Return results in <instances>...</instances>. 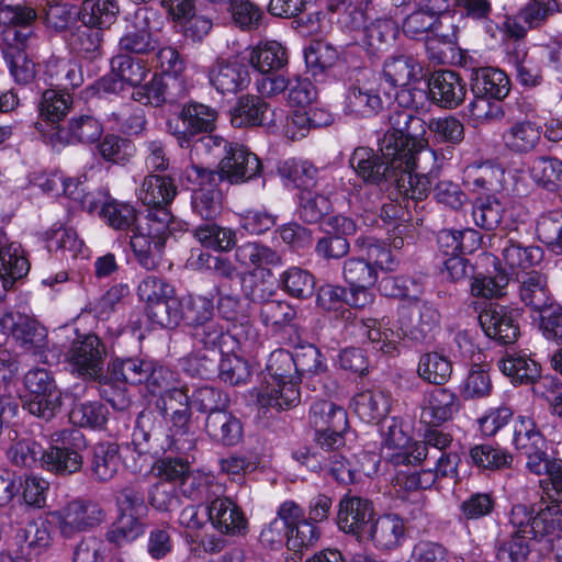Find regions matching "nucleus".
Instances as JSON below:
<instances>
[{
    "instance_id": "1",
    "label": "nucleus",
    "mask_w": 562,
    "mask_h": 562,
    "mask_svg": "<svg viewBox=\"0 0 562 562\" xmlns=\"http://www.w3.org/2000/svg\"><path fill=\"white\" fill-rule=\"evenodd\" d=\"M176 195L177 187L169 176L149 173L138 189V200L150 210L133 231L131 247L146 270H155L160 263L173 220L168 205Z\"/></svg>"
},
{
    "instance_id": "2",
    "label": "nucleus",
    "mask_w": 562,
    "mask_h": 562,
    "mask_svg": "<svg viewBox=\"0 0 562 562\" xmlns=\"http://www.w3.org/2000/svg\"><path fill=\"white\" fill-rule=\"evenodd\" d=\"M439 318L438 311L431 304L422 302L400 310L397 330L382 328L386 326L384 318L381 322L376 318H361L357 319L355 325L368 339L372 349L394 356L398 351V340L404 337L418 342L432 339L439 327Z\"/></svg>"
},
{
    "instance_id": "3",
    "label": "nucleus",
    "mask_w": 562,
    "mask_h": 562,
    "mask_svg": "<svg viewBox=\"0 0 562 562\" xmlns=\"http://www.w3.org/2000/svg\"><path fill=\"white\" fill-rule=\"evenodd\" d=\"M390 127L379 140V151L385 159L406 162L428 169L436 161V153L425 137L426 122L411 110H395L389 116Z\"/></svg>"
},
{
    "instance_id": "4",
    "label": "nucleus",
    "mask_w": 562,
    "mask_h": 562,
    "mask_svg": "<svg viewBox=\"0 0 562 562\" xmlns=\"http://www.w3.org/2000/svg\"><path fill=\"white\" fill-rule=\"evenodd\" d=\"M266 370L269 379L256 392L260 418L272 417L273 412L290 408L300 401V378L290 351L278 349L271 352Z\"/></svg>"
},
{
    "instance_id": "5",
    "label": "nucleus",
    "mask_w": 562,
    "mask_h": 562,
    "mask_svg": "<svg viewBox=\"0 0 562 562\" xmlns=\"http://www.w3.org/2000/svg\"><path fill=\"white\" fill-rule=\"evenodd\" d=\"M468 177L473 191L482 193L476 198L472 211L475 225L485 231L496 229L507 210L504 201L495 194L503 187L504 170L498 166L485 162L471 170Z\"/></svg>"
},
{
    "instance_id": "6",
    "label": "nucleus",
    "mask_w": 562,
    "mask_h": 562,
    "mask_svg": "<svg viewBox=\"0 0 562 562\" xmlns=\"http://www.w3.org/2000/svg\"><path fill=\"white\" fill-rule=\"evenodd\" d=\"M125 33L120 38L122 52L135 55L155 53L162 45V24L158 12L148 8H138L126 19Z\"/></svg>"
},
{
    "instance_id": "7",
    "label": "nucleus",
    "mask_w": 562,
    "mask_h": 562,
    "mask_svg": "<svg viewBox=\"0 0 562 562\" xmlns=\"http://www.w3.org/2000/svg\"><path fill=\"white\" fill-rule=\"evenodd\" d=\"M86 438L78 429H63L50 437V446L42 452V465L56 474L68 475L82 467L81 450L86 448Z\"/></svg>"
},
{
    "instance_id": "8",
    "label": "nucleus",
    "mask_w": 562,
    "mask_h": 562,
    "mask_svg": "<svg viewBox=\"0 0 562 562\" xmlns=\"http://www.w3.org/2000/svg\"><path fill=\"white\" fill-rule=\"evenodd\" d=\"M23 382L30 395L23 407L34 416L52 419L61 406V392L52 372L45 368H33L25 373Z\"/></svg>"
},
{
    "instance_id": "9",
    "label": "nucleus",
    "mask_w": 562,
    "mask_h": 562,
    "mask_svg": "<svg viewBox=\"0 0 562 562\" xmlns=\"http://www.w3.org/2000/svg\"><path fill=\"white\" fill-rule=\"evenodd\" d=\"M217 111L206 104L191 101L167 122L168 132L177 138L180 147L188 148L193 138L215 128Z\"/></svg>"
},
{
    "instance_id": "10",
    "label": "nucleus",
    "mask_w": 562,
    "mask_h": 562,
    "mask_svg": "<svg viewBox=\"0 0 562 562\" xmlns=\"http://www.w3.org/2000/svg\"><path fill=\"white\" fill-rule=\"evenodd\" d=\"M349 164L357 176L366 183L374 184L381 191H386L389 194L398 170L403 166L401 160L385 159L382 154L379 156L369 147L356 148L349 159Z\"/></svg>"
},
{
    "instance_id": "11",
    "label": "nucleus",
    "mask_w": 562,
    "mask_h": 562,
    "mask_svg": "<svg viewBox=\"0 0 562 562\" xmlns=\"http://www.w3.org/2000/svg\"><path fill=\"white\" fill-rule=\"evenodd\" d=\"M105 357L106 348L94 334L78 336L67 352L72 372L89 381H101Z\"/></svg>"
},
{
    "instance_id": "12",
    "label": "nucleus",
    "mask_w": 562,
    "mask_h": 562,
    "mask_svg": "<svg viewBox=\"0 0 562 562\" xmlns=\"http://www.w3.org/2000/svg\"><path fill=\"white\" fill-rule=\"evenodd\" d=\"M52 516L57 521L60 536L70 539L78 532L88 531L101 525L106 518V513L92 499L76 498L52 513Z\"/></svg>"
},
{
    "instance_id": "13",
    "label": "nucleus",
    "mask_w": 562,
    "mask_h": 562,
    "mask_svg": "<svg viewBox=\"0 0 562 562\" xmlns=\"http://www.w3.org/2000/svg\"><path fill=\"white\" fill-rule=\"evenodd\" d=\"M509 522L535 537H550L557 530L562 531V508L552 505L536 509L535 506L517 504L510 510Z\"/></svg>"
},
{
    "instance_id": "14",
    "label": "nucleus",
    "mask_w": 562,
    "mask_h": 562,
    "mask_svg": "<svg viewBox=\"0 0 562 562\" xmlns=\"http://www.w3.org/2000/svg\"><path fill=\"white\" fill-rule=\"evenodd\" d=\"M2 35L3 55L14 80L23 85L31 82L35 77V64L24 53L33 35L31 26H7Z\"/></svg>"
},
{
    "instance_id": "15",
    "label": "nucleus",
    "mask_w": 562,
    "mask_h": 562,
    "mask_svg": "<svg viewBox=\"0 0 562 562\" xmlns=\"http://www.w3.org/2000/svg\"><path fill=\"white\" fill-rule=\"evenodd\" d=\"M103 124L90 112L75 114L67 126H53L47 133L48 143L56 149L69 144H94L103 134Z\"/></svg>"
},
{
    "instance_id": "16",
    "label": "nucleus",
    "mask_w": 562,
    "mask_h": 562,
    "mask_svg": "<svg viewBox=\"0 0 562 562\" xmlns=\"http://www.w3.org/2000/svg\"><path fill=\"white\" fill-rule=\"evenodd\" d=\"M374 516V505L369 498L348 492L338 502L336 524L340 531L359 542Z\"/></svg>"
},
{
    "instance_id": "17",
    "label": "nucleus",
    "mask_w": 562,
    "mask_h": 562,
    "mask_svg": "<svg viewBox=\"0 0 562 562\" xmlns=\"http://www.w3.org/2000/svg\"><path fill=\"white\" fill-rule=\"evenodd\" d=\"M520 313L504 305H490L479 315L480 325L485 335L499 345H512L520 336Z\"/></svg>"
},
{
    "instance_id": "18",
    "label": "nucleus",
    "mask_w": 562,
    "mask_h": 562,
    "mask_svg": "<svg viewBox=\"0 0 562 562\" xmlns=\"http://www.w3.org/2000/svg\"><path fill=\"white\" fill-rule=\"evenodd\" d=\"M405 537L404 519L396 514H382L372 518L359 542L371 543L381 552H390L401 547Z\"/></svg>"
},
{
    "instance_id": "19",
    "label": "nucleus",
    "mask_w": 562,
    "mask_h": 562,
    "mask_svg": "<svg viewBox=\"0 0 562 562\" xmlns=\"http://www.w3.org/2000/svg\"><path fill=\"white\" fill-rule=\"evenodd\" d=\"M221 177L231 184H240L261 175L262 164L258 156L244 145L233 143L220 160Z\"/></svg>"
},
{
    "instance_id": "20",
    "label": "nucleus",
    "mask_w": 562,
    "mask_h": 562,
    "mask_svg": "<svg viewBox=\"0 0 562 562\" xmlns=\"http://www.w3.org/2000/svg\"><path fill=\"white\" fill-rule=\"evenodd\" d=\"M207 520L221 535L238 537L248 532V519L239 505L226 496H217L206 505Z\"/></svg>"
},
{
    "instance_id": "21",
    "label": "nucleus",
    "mask_w": 562,
    "mask_h": 562,
    "mask_svg": "<svg viewBox=\"0 0 562 562\" xmlns=\"http://www.w3.org/2000/svg\"><path fill=\"white\" fill-rule=\"evenodd\" d=\"M438 427L428 428L422 441L411 443L409 450L394 452L390 461L394 465H415L427 460L431 453L449 451L453 443L452 435Z\"/></svg>"
},
{
    "instance_id": "22",
    "label": "nucleus",
    "mask_w": 562,
    "mask_h": 562,
    "mask_svg": "<svg viewBox=\"0 0 562 562\" xmlns=\"http://www.w3.org/2000/svg\"><path fill=\"white\" fill-rule=\"evenodd\" d=\"M428 91L434 104L443 109H456L464 101L467 83L458 72L440 70L430 77Z\"/></svg>"
},
{
    "instance_id": "23",
    "label": "nucleus",
    "mask_w": 562,
    "mask_h": 562,
    "mask_svg": "<svg viewBox=\"0 0 562 562\" xmlns=\"http://www.w3.org/2000/svg\"><path fill=\"white\" fill-rule=\"evenodd\" d=\"M207 77L211 86L220 93H237L250 82L247 66L237 59L217 58L209 68Z\"/></svg>"
},
{
    "instance_id": "24",
    "label": "nucleus",
    "mask_w": 562,
    "mask_h": 562,
    "mask_svg": "<svg viewBox=\"0 0 562 562\" xmlns=\"http://www.w3.org/2000/svg\"><path fill=\"white\" fill-rule=\"evenodd\" d=\"M514 285L520 302L533 312H539L553 303L548 278L540 271L517 272Z\"/></svg>"
},
{
    "instance_id": "25",
    "label": "nucleus",
    "mask_w": 562,
    "mask_h": 562,
    "mask_svg": "<svg viewBox=\"0 0 562 562\" xmlns=\"http://www.w3.org/2000/svg\"><path fill=\"white\" fill-rule=\"evenodd\" d=\"M459 396L447 387H437L426 393L422 404V420L440 426L451 420L460 411Z\"/></svg>"
},
{
    "instance_id": "26",
    "label": "nucleus",
    "mask_w": 562,
    "mask_h": 562,
    "mask_svg": "<svg viewBox=\"0 0 562 562\" xmlns=\"http://www.w3.org/2000/svg\"><path fill=\"white\" fill-rule=\"evenodd\" d=\"M14 542L21 558L31 560L45 553L53 543L50 522L43 519L29 521L16 530Z\"/></svg>"
},
{
    "instance_id": "27",
    "label": "nucleus",
    "mask_w": 562,
    "mask_h": 562,
    "mask_svg": "<svg viewBox=\"0 0 562 562\" xmlns=\"http://www.w3.org/2000/svg\"><path fill=\"white\" fill-rule=\"evenodd\" d=\"M470 88L474 100L501 101L508 95L510 81L498 68L481 67L472 70Z\"/></svg>"
},
{
    "instance_id": "28",
    "label": "nucleus",
    "mask_w": 562,
    "mask_h": 562,
    "mask_svg": "<svg viewBox=\"0 0 562 562\" xmlns=\"http://www.w3.org/2000/svg\"><path fill=\"white\" fill-rule=\"evenodd\" d=\"M436 161L423 170L418 166H407L403 162L398 173L395 178V182L391 190L390 196L402 195L411 199L415 203L424 200L430 191L431 181L428 173L431 171Z\"/></svg>"
},
{
    "instance_id": "29",
    "label": "nucleus",
    "mask_w": 562,
    "mask_h": 562,
    "mask_svg": "<svg viewBox=\"0 0 562 562\" xmlns=\"http://www.w3.org/2000/svg\"><path fill=\"white\" fill-rule=\"evenodd\" d=\"M12 336L24 351L40 360L46 358V351L48 350L47 329L37 321L25 315H19L13 323Z\"/></svg>"
},
{
    "instance_id": "30",
    "label": "nucleus",
    "mask_w": 562,
    "mask_h": 562,
    "mask_svg": "<svg viewBox=\"0 0 562 562\" xmlns=\"http://www.w3.org/2000/svg\"><path fill=\"white\" fill-rule=\"evenodd\" d=\"M30 270V262L24 257L21 245L11 243L4 231L0 229V277L5 290L14 281L22 279Z\"/></svg>"
},
{
    "instance_id": "31",
    "label": "nucleus",
    "mask_w": 562,
    "mask_h": 562,
    "mask_svg": "<svg viewBox=\"0 0 562 562\" xmlns=\"http://www.w3.org/2000/svg\"><path fill=\"white\" fill-rule=\"evenodd\" d=\"M383 110L379 91L367 83L351 85L345 97V113L359 119H370Z\"/></svg>"
},
{
    "instance_id": "32",
    "label": "nucleus",
    "mask_w": 562,
    "mask_h": 562,
    "mask_svg": "<svg viewBox=\"0 0 562 562\" xmlns=\"http://www.w3.org/2000/svg\"><path fill=\"white\" fill-rule=\"evenodd\" d=\"M235 261L243 268L254 271L267 270L282 265V256L273 248L259 243L246 241L235 248Z\"/></svg>"
},
{
    "instance_id": "33",
    "label": "nucleus",
    "mask_w": 562,
    "mask_h": 562,
    "mask_svg": "<svg viewBox=\"0 0 562 562\" xmlns=\"http://www.w3.org/2000/svg\"><path fill=\"white\" fill-rule=\"evenodd\" d=\"M204 429L214 442L225 447L238 445L244 434L240 419L228 412L227 408L209 414Z\"/></svg>"
},
{
    "instance_id": "34",
    "label": "nucleus",
    "mask_w": 562,
    "mask_h": 562,
    "mask_svg": "<svg viewBox=\"0 0 562 562\" xmlns=\"http://www.w3.org/2000/svg\"><path fill=\"white\" fill-rule=\"evenodd\" d=\"M355 14L359 16V22L356 23V26L360 27L363 25L362 42L373 53L382 52L395 42L398 27L394 20L380 18L371 21L369 24H364L367 14L362 11H355Z\"/></svg>"
},
{
    "instance_id": "35",
    "label": "nucleus",
    "mask_w": 562,
    "mask_h": 562,
    "mask_svg": "<svg viewBox=\"0 0 562 562\" xmlns=\"http://www.w3.org/2000/svg\"><path fill=\"white\" fill-rule=\"evenodd\" d=\"M248 60L261 74L280 72L288 66V52L277 41H260L250 48Z\"/></svg>"
},
{
    "instance_id": "36",
    "label": "nucleus",
    "mask_w": 562,
    "mask_h": 562,
    "mask_svg": "<svg viewBox=\"0 0 562 562\" xmlns=\"http://www.w3.org/2000/svg\"><path fill=\"white\" fill-rule=\"evenodd\" d=\"M295 518L289 524L286 547L294 552H302L314 547L322 535L317 525L306 519L304 509L293 501Z\"/></svg>"
},
{
    "instance_id": "37",
    "label": "nucleus",
    "mask_w": 562,
    "mask_h": 562,
    "mask_svg": "<svg viewBox=\"0 0 562 562\" xmlns=\"http://www.w3.org/2000/svg\"><path fill=\"white\" fill-rule=\"evenodd\" d=\"M540 138V127L529 120L514 122L502 135L505 147L520 155L532 151Z\"/></svg>"
},
{
    "instance_id": "38",
    "label": "nucleus",
    "mask_w": 562,
    "mask_h": 562,
    "mask_svg": "<svg viewBox=\"0 0 562 562\" xmlns=\"http://www.w3.org/2000/svg\"><path fill=\"white\" fill-rule=\"evenodd\" d=\"M422 70L420 64L412 55H392L383 64V77L393 87H407L419 78Z\"/></svg>"
},
{
    "instance_id": "39",
    "label": "nucleus",
    "mask_w": 562,
    "mask_h": 562,
    "mask_svg": "<svg viewBox=\"0 0 562 562\" xmlns=\"http://www.w3.org/2000/svg\"><path fill=\"white\" fill-rule=\"evenodd\" d=\"M121 464L120 446L115 442H99L93 446L90 469L99 482H109L116 474Z\"/></svg>"
},
{
    "instance_id": "40",
    "label": "nucleus",
    "mask_w": 562,
    "mask_h": 562,
    "mask_svg": "<svg viewBox=\"0 0 562 562\" xmlns=\"http://www.w3.org/2000/svg\"><path fill=\"white\" fill-rule=\"evenodd\" d=\"M351 407L364 423H379L389 413L390 397L381 390H364L353 396Z\"/></svg>"
},
{
    "instance_id": "41",
    "label": "nucleus",
    "mask_w": 562,
    "mask_h": 562,
    "mask_svg": "<svg viewBox=\"0 0 562 562\" xmlns=\"http://www.w3.org/2000/svg\"><path fill=\"white\" fill-rule=\"evenodd\" d=\"M499 249L504 262L510 268L525 269L539 263L543 251L538 246H527L512 236L499 239Z\"/></svg>"
},
{
    "instance_id": "42",
    "label": "nucleus",
    "mask_w": 562,
    "mask_h": 562,
    "mask_svg": "<svg viewBox=\"0 0 562 562\" xmlns=\"http://www.w3.org/2000/svg\"><path fill=\"white\" fill-rule=\"evenodd\" d=\"M486 259L493 265V271L479 272L472 277L471 292L474 296L495 297L504 295V289L509 282L508 274L501 268L498 258L490 255Z\"/></svg>"
},
{
    "instance_id": "43",
    "label": "nucleus",
    "mask_w": 562,
    "mask_h": 562,
    "mask_svg": "<svg viewBox=\"0 0 562 562\" xmlns=\"http://www.w3.org/2000/svg\"><path fill=\"white\" fill-rule=\"evenodd\" d=\"M102 41L103 32L83 22L71 30L67 37L70 49L87 59L101 55Z\"/></svg>"
},
{
    "instance_id": "44",
    "label": "nucleus",
    "mask_w": 562,
    "mask_h": 562,
    "mask_svg": "<svg viewBox=\"0 0 562 562\" xmlns=\"http://www.w3.org/2000/svg\"><path fill=\"white\" fill-rule=\"evenodd\" d=\"M310 423L315 431H328L331 428L348 429L346 411L329 401H316L310 408Z\"/></svg>"
},
{
    "instance_id": "45",
    "label": "nucleus",
    "mask_w": 562,
    "mask_h": 562,
    "mask_svg": "<svg viewBox=\"0 0 562 562\" xmlns=\"http://www.w3.org/2000/svg\"><path fill=\"white\" fill-rule=\"evenodd\" d=\"M97 151L106 162L117 166L128 165L135 156L134 143L121 135L108 133L97 142Z\"/></svg>"
},
{
    "instance_id": "46",
    "label": "nucleus",
    "mask_w": 562,
    "mask_h": 562,
    "mask_svg": "<svg viewBox=\"0 0 562 562\" xmlns=\"http://www.w3.org/2000/svg\"><path fill=\"white\" fill-rule=\"evenodd\" d=\"M278 173L302 191L315 189L319 184L318 169L307 160H284L279 164Z\"/></svg>"
},
{
    "instance_id": "47",
    "label": "nucleus",
    "mask_w": 562,
    "mask_h": 562,
    "mask_svg": "<svg viewBox=\"0 0 562 562\" xmlns=\"http://www.w3.org/2000/svg\"><path fill=\"white\" fill-rule=\"evenodd\" d=\"M268 104L258 95L240 97L231 110V123L234 127H252L263 123Z\"/></svg>"
},
{
    "instance_id": "48",
    "label": "nucleus",
    "mask_w": 562,
    "mask_h": 562,
    "mask_svg": "<svg viewBox=\"0 0 562 562\" xmlns=\"http://www.w3.org/2000/svg\"><path fill=\"white\" fill-rule=\"evenodd\" d=\"M180 491L183 496L193 501L205 502L207 505L222 493V486L215 481L214 476L189 470L180 484Z\"/></svg>"
},
{
    "instance_id": "49",
    "label": "nucleus",
    "mask_w": 562,
    "mask_h": 562,
    "mask_svg": "<svg viewBox=\"0 0 562 562\" xmlns=\"http://www.w3.org/2000/svg\"><path fill=\"white\" fill-rule=\"evenodd\" d=\"M498 369L515 384H528L538 376L539 363L529 356L520 352H506L498 362Z\"/></svg>"
},
{
    "instance_id": "50",
    "label": "nucleus",
    "mask_w": 562,
    "mask_h": 562,
    "mask_svg": "<svg viewBox=\"0 0 562 562\" xmlns=\"http://www.w3.org/2000/svg\"><path fill=\"white\" fill-rule=\"evenodd\" d=\"M192 233L202 246L216 251L228 252L236 245L235 231L222 227L212 221L196 226Z\"/></svg>"
},
{
    "instance_id": "51",
    "label": "nucleus",
    "mask_w": 562,
    "mask_h": 562,
    "mask_svg": "<svg viewBox=\"0 0 562 562\" xmlns=\"http://www.w3.org/2000/svg\"><path fill=\"white\" fill-rule=\"evenodd\" d=\"M452 373V363L450 359L442 353L432 351L420 356L417 374L418 376L435 385H443Z\"/></svg>"
},
{
    "instance_id": "52",
    "label": "nucleus",
    "mask_w": 562,
    "mask_h": 562,
    "mask_svg": "<svg viewBox=\"0 0 562 562\" xmlns=\"http://www.w3.org/2000/svg\"><path fill=\"white\" fill-rule=\"evenodd\" d=\"M100 215L110 227L117 231L133 232L139 223L135 206L115 199H109L102 204Z\"/></svg>"
},
{
    "instance_id": "53",
    "label": "nucleus",
    "mask_w": 562,
    "mask_h": 562,
    "mask_svg": "<svg viewBox=\"0 0 562 562\" xmlns=\"http://www.w3.org/2000/svg\"><path fill=\"white\" fill-rule=\"evenodd\" d=\"M530 177L539 187L548 191L562 190V160L544 156L535 158Z\"/></svg>"
},
{
    "instance_id": "54",
    "label": "nucleus",
    "mask_w": 562,
    "mask_h": 562,
    "mask_svg": "<svg viewBox=\"0 0 562 562\" xmlns=\"http://www.w3.org/2000/svg\"><path fill=\"white\" fill-rule=\"evenodd\" d=\"M279 288L295 299H308L315 289L314 276L300 267H290L278 279Z\"/></svg>"
},
{
    "instance_id": "55",
    "label": "nucleus",
    "mask_w": 562,
    "mask_h": 562,
    "mask_svg": "<svg viewBox=\"0 0 562 562\" xmlns=\"http://www.w3.org/2000/svg\"><path fill=\"white\" fill-rule=\"evenodd\" d=\"M512 430V443L520 453L532 451L539 446L547 443L544 436L530 416L519 415L514 418Z\"/></svg>"
},
{
    "instance_id": "56",
    "label": "nucleus",
    "mask_w": 562,
    "mask_h": 562,
    "mask_svg": "<svg viewBox=\"0 0 562 562\" xmlns=\"http://www.w3.org/2000/svg\"><path fill=\"white\" fill-rule=\"evenodd\" d=\"M470 462L482 470H501L509 468L513 456L507 450L491 443H479L470 448Z\"/></svg>"
},
{
    "instance_id": "57",
    "label": "nucleus",
    "mask_w": 562,
    "mask_h": 562,
    "mask_svg": "<svg viewBox=\"0 0 562 562\" xmlns=\"http://www.w3.org/2000/svg\"><path fill=\"white\" fill-rule=\"evenodd\" d=\"M191 404L182 406L180 409L171 412L167 418L171 423L172 442L179 451H191L195 448V436L191 430Z\"/></svg>"
},
{
    "instance_id": "58",
    "label": "nucleus",
    "mask_w": 562,
    "mask_h": 562,
    "mask_svg": "<svg viewBox=\"0 0 562 562\" xmlns=\"http://www.w3.org/2000/svg\"><path fill=\"white\" fill-rule=\"evenodd\" d=\"M151 369V360L139 358H116L109 366L112 379L122 383L139 384L148 379L147 372Z\"/></svg>"
},
{
    "instance_id": "59",
    "label": "nucleus",
    "mask_w": 562,
    "mask_h": 562,
    "mask_svg": "<svg viewBox=\"0 0 562 562\" xmlns=\"http://www.w3.org/2000/svg\"><path fill=\"white\" fill-rule=\"evenodd\" d=\"M145 527L143 518L119 513L116 520L105 532V539L116 547H122L144 535Z\"/></svg>"
},
{
    "instance_id": "60",
    "label": "nucleus",
    "mask_w": 562,
    "mask_h": 562,
    "mask_svg": "<svg viewBox=\"0 0 562 562\" xmlns=\"http://www.w3.org/2000/svg\"><path fill=\"white\" fill-rule=\"evenodd\" d=\"M331 211L328 194L315 190L301 191L299 217L307 224L321 222Z\"/></svg>"
},
{
    "instance_id": "61",
    "label": "nucleus",
    "mask_w": 562,
    "mask_h": 562,
    "mask_svg": "<svg viewBox=\"0 0 562 562\" xmlns=\"http://www.w3.org/2000/svg\"><path fill=\"white\" fill-rule=\"evenodd\" d=\"M536 233L553 252L562 254V210L541 214L536 223Z\"/></svg>"
},
{
    "instance_id": "62",
    "label": "nucleus",
    "mask_w": 562,
    "mask_h": 562,
    "mask_svg": "<svg viewBox=\"0 0 562 562\" xmlns=\"http://www.w3.org/2000/svg\"><path fill=\"white\" fill-rule=\"evenodd\" d=\"M72 104V97L61 90L46 89L41 97L38 111L42 119L56 126L65 117Z\"/></svg>"
},
{
    "instance_id": "63",
    "label": "nucleus",
    "mask_w": 562,
    "mask_h": 562,
    "mask_svg": "<svg viewBox=\"0 0 562 562\" xmlns=\"http://www.w3.org/2000/svg\"><path fill=\"white\" fill-rule=\"evenodd\" d=\"M510 525L515 529V532L509 539L504 540L497 547V560L499 562H526L530 553V547L528 538L540 540L543 537H535L530 532L520 530Z\"/></svg>"
},
{
    "instance_id": "64",
    "label": "nucleus",
    "mask_w": 562,
    "mask_h": 562,
    "mask_svg": "<svg viewBox=\"0 0 562 562\" xmlns=\"http://www.w3.org/2000/svg\"><path fill=\"white\" fill-rule=\"evenodd\" d=\"M182 314L181 322L189 330L196 328L214 319L213 300L202 295H189L182 300Z\"/></svg>"
}]
</instances>
